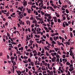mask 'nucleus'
<instances>
[{
  "instance_id": "29",
  "label": "nucleus",
  "mask_w": 75,
  "mask_h": 75,
  "mask_svg": "<svg viewBox=\"0 0 75 75\" xmlns=\"http://www.w3.org/2000/svg\"><path fill=\"white\" fill-rule=\"evenodd\" d=\"M58 8V6H55V5H54V8Z\"/></svg>"
},
{
  "instance_id": "1",
  "label": "nucleus",
  "mask_w": 75,
  "mask_h": 75,
  "mask_svg": "<svg viewBox=\"0 0 75 75\" xmlns=\"http://www.w3.org/2000/svg\"><path fill=\"white\" fill-rule=\"evenodd\" d=\"M74 69L73 67H70V69H69V71H70V72H71L72 71L74 70Z\"/></svg>"
},
{
  "instance_id": "13",
  "label": "nucleus",
  "mask_w": 75,
  "mask_h": 75,
  "mask_svg": "<svg viewBox=\"0 0 75 75\" xmlns=\"http://www.w3.org/2000/svg\"><path fill=\"white\" fill-rule=\"evenodd\" d=\"M66 65H71V64L69 62H67V63H66Z\"/></svg>"
},
{
  "instance_id": "23",
  "label": "nucleus",
  "mask_w": 75,
  "mask_h": 75,
  "mask_svg": "<svg viewBox=\"0 0 75 75\" xmlns=\"http://www.w3.org/2000/svg\"><path fill=\"white\" fill-rule=\"evenodd\" d=\"M66 55L65 54H63L62 55V57L63 58H65V57H66Z\"/></svg>"
},
{
  "instance_id": "28",
  "label": "nucleus",
  "mask_w": 75,
  "mask_h": 75,
  "mask_svg": "<svg viewBox=\"0 0 75 75\" xmlns=\"http://www.w3.org/2000/svg\"><path fill=\"white\" fill-rule=\"evenodd\" d=\"M69 66V67H70V68H71V67H73V64H71Z\"/></svg>"
},
{
  "instance_id": "41",
  "label": "nucleus",
  "mask_w": 75,
  "mask_h": 75,
  "mask_svg": "<svg viewBox=\"0 0 75 75\" xmlns=\"http://www.w3.org/2000/svg\"><path fill=\"white\" fill-rule=\"evenodd\" d=\"M13 65H16V61H14L13 64Z\"/></svg>"
},
{
  "instance_id": "32",
  "label": "nucleus",
  "mask_w": 75,
  "mask_h": 75,
  "mask_svg": "<svg viewBox=\"0 0 75 75\" xmlns=\"http://www.w3.org/2000/svg\"><path fill=\"white\" fill-rule=\"evenodd\" d=\"M52 43H53V44H56V42H55V41H54V40L52 41Z\"/></svg>"
},
{
  "instance_id": "38",
  "label": "nucleus",
  "mask_w": 75,
  "mask_h": 75,
  "mask_svg": "<svg viewBox=\"0 0 75 75\" xmlns=\"http://www.w3.org/2000/svg\"><path fill=\"white\" fill-rule=\"evenodd\" d=\"M3 55V53L2 52H1L0 53V57H1Z\"/></svg>"
},
{
  "instance_id": "35",
  "label": "nucleus",
  "mask_w": 75,
  "mask_h": 75,
  "mask_svg": "<svg viewBox=\"0 0 75 75\" xmlns=\"http://www.w3.org/2000/svg\"><path fill=\"white\" fill-rule=\"evenodd\" d=\"M73 53V52H70V56H72Z\"/></svg>"
},
{
  "instance_id": "21",
  "label": "nucleus",
  "mask_w": 75,
  "mask_h": 75,
  "mask_svg": "<svg viewBox=\"0 0 75 75\" xmlns=\"http://www.w3.org/2000/svg\"><path fill=\"white\" fill-rule=\"evenodd\" d=\"M66 13H67V14H68V13H69V11H68V10L67 9H66Z\"/></svg>"
},
{
  "instance_id": "26",
  "label": "nucleus",
  "mask_w": 75,
  "mask_h": 75,
  "mask_svg": "<svg viewBox=\"0 0 75 75\" xmlns=\"http://www.w3.org/2000/svg\"><path fill=\"white\" fill-rule=\"evenodd\" d=\"M8 22H6V23L5 24V25H6V26H8Z\"/></svg>"
},
{
  "instance_id": "54",
  "label": "nucleus",
  "mask_w": 75,
  "mask_h": 75,
  "mask_svg": "<svg viewBox=\"0 0 75 75\" xmlns=\"http://www.w3.org/2000/svg\"><path fill=\"white\" fill-rule=\"evenodd\" d=\"M28 60L29 62H31V59H30V58L28 59Z\"/></svg>"
},
{
  "instance_id": "11",
  "label": "nucleus",
  "mask_w": 75,
  "mask_h": 75,
  "mask_svg": "<svg viewBox=\"0 0 75 75\" xmlns=\"http://www.w3.org/2000/svg\"><path fill=\"white\" fill-rule=\"evenodd\" d=\"M57 42L59 45H61V43H60L59 41H57Z\"/></svg>"
},
{
  "instance_id": "24",
  "label": "nucleus",
  "mask_w": 75,
  "mask_h": 75,
  "mask_svg": "<svg viewBox=\"0 0 75 75\" xmlns=\"http://www.w3.org/2000/svg\"><path fill=\"white\" fill-rule=\"evenodd\" d=\"M41 6H40V7H41V8H42V7H43V6H44V4H43V3H41Z\"/></svg>"
},
{
  "instance_id": "51",
  "label": "nucleus",
  "mask_w": 75,
  "mask_h": 75,
  "mask_svg": "<svg viewBox=\"0 0 75 75\" xmlns=\"http://www.w3.org/2000/svg\"><path fill=\"white\" fill-rule=\"evenodd\" d=\"M34 19V17L32 16L30 18V20H33Z\"/></svg>"
},
{
  "instance_id": "17",
  "label": "nucleus",
  "mask_w": 75,
  "mask_h": 75,
  "mask_svg": "<svg viewBox=\"0 0 75 75\" xmlns=\"http://www.w3.org/2000/svg\"><path fill=\"white\" fill-rule=\"evenodd\" d=\"M64 23L65 25H66V26H68V25H69V24H68L67 23V22H64Z\"/></svg>"
},
{
  "instance_id": "8",
  "label": "nucleus",
  "mask_w": 75,
  "mask_h": 75,
  "mask_svg": "<svg viewBox=\"0 0 75 75\" xmlns=\"http://www.w3.org/2000/svg\"><path fill=\"white\" fill-rule=\"evenodd\" d=\"M44 48L45 49V50H48V51H49V50H50L49 49L47 48V47H44Z\"/></svg>"
},
{
  "instance_id": "64",
  "label": "nucleus",
  "mask_w": 75,
  "mask_h": 75,
  "mask_svg": "<svg viewBox=\"0 0 75 75\" xmlns=\"http://www.w3.org/2000/svg\"><path fill=\"white\" fill-rule=\"evenodd\" d=\"M48 18L49 19H51V18H52V17L51 16H49L48 17Z\"/></svg>"
},
{
  "instance_id": "63",
  "label": "nucleus",
  "mask_w": 75,
  "mask_h": 75,
  "mask_svg": "<svg viewBox=\"0 0 75 75\" xmlns=\"http://www.w3.org/2000/svg\"><path fill=\"white\" fill-rule=\"evenodd\" d=\"M54 22H51V25H54Z\"/></svg>"
},
{
  "instance_id": "57",
  "label": "nucleus",
  "mask_w": 75,
  "mask_h": 75,
  "mask_svg": "<svg viewBox=\"0 0 75 75\" xmlns=\"http://www.w3.org/2000/svg\"><path fill=\"white\" fill-rule=\"evenodd\" d=\"M26 55L28 56V55H29V53H28V52L26 53Z\"/></svg>"
},
{
  "instance_id": "50",
  "label": "nucleus",
  "mask_w": 75,
  "mask_h": 75,
  "mask_svg": "<svg viewBox=\"0 0 75 75\" xmlns=\"http://www.w3.org/2000/svg\"><path fill=\"white\" fill-rule=\"evenodd\" d=\"M22 23H23V21H21L19 22V24H20L21 25L22 24Z\"/></svg>"
},
{
  "instance_id": "47",
  "label": "nucleus",
  "mask_w": 75,
  "mask_h": 75,
  "mask_svg": "<svg viewBox=\"0 0 75 75\" xmlns=\"http://www.w3.org/2000/svg\"><path fill=\"white\" fill-rule=\"evenodd\" d=\"M6 16H7V17H8V16H9V15H8V13H6Z\"/></svg>"
},
{
  "instance_id": "58",
  "label": "nucleus",
  "mask_w": 75,
  "mask_h": 75,
  "mask_svg": "<svg viewBox=\"0 0 75 75\" xmlns=\"http://www.w3.org/2000/svg\"><path fill=\"white\" fill-rule=\"evenodd\" d=\"M19 18L21 19L22 18V17H21V15H19Z\"/></svg>"
},
{
  "instance_id": "15",
  "label": "nucleus",
  "mask_w": 75,
  "mask_h": 75,
  "mask_svg": "<svg viewBox=\"0 0 75 75\" xmlns=\"http://www.w3.org/2000/svg\"><path fill=\"white\" fill-rule=\"evenodd\" d=\"M65 22H63V27H66V25H65Z\"/></svg>"
},
{
  "instance_id": "46",
  "label": "nucleus",
  "mask_w": 75,
  "mask_h": 75,
  "mask_svg": "<svg viewBox=\"0 0 75 75\" xmlns=\"http://www.w3.org/2000/svg\"><path fill=\"white\" fill-rule=\"evenodd\" d=\"M33 53H36V52H36V50H34V51H33Z\"/></svg>"
},
{
  "instance_id": "27",
  "label": "nucleus",
  "mask_w": 75,
  "mask_h": 75,
  "mask_svg": "<svg viewBox=\"0 0 75 75\" xmlns=\"http://www.w3.org/2000/svg\"><path fill=\"white\" fill-rule=\"evenodd\" d=\"M69 66V67H70V68H71V67H73V64H71Z\"/></svg>"
},
{
  "instance_id": "16",
  "label": "nucleus",
  "mask_w": 75,
  "mask_h": 75,
  "mask_svg": "<svg viewBox=\"0 0 75 75\" xmlns=\"http://www.w3.org/2000/svg\"><path fill=\"white\" fill-rule=\"evenodd\" d=\"M55 34L54 33H52L51 34V36L52 37H54V36H55Z\"/></svg>"
},
{
  "instance_id": "49",
  "label": "nucleus",
  "mask_w": 75,
  "mask_h": 75,
  "mask_svg": "<svg viewBox=\"0 0 75 75\" xmlns=\"http://www.w3.org/2000/svg\"><path fill=\"white\" fill-rule=\"evenodd\" d=\"M50 75H51V74H53V72L52 71H51L50 72Z\"/></svg>"
},
{
  "instance_id": "48",
  "label": "nucleus",
  "mask_w": 75,
  "mask_h": 75,
  "mask_svg": "<svg viewBox=\"0 0 75 75\" xmlns=\"http://www.w3.org/2000/svg\"><path fill=\"white\" fill-rule=\"evenodd\" d=\"M72 30H73V29L72 28H70V31H72Z\"/></svg>"
},
{
  "instance_id": "12",
  "label": "nucleus",
  "mask_w": 75,
  "mask_h": 75,
  "mask_svg": "<svg viewBox=\"0 0 75 75\" xmlns=\"http://www.w3.org/2000/svg\"><path fill=\"white\" fill-rule=\"evenodd\" d=\"M70 35L71 38H72V37H73V34H72V33L71 32H70Z\"/></svg>"
},
{
  "instance_id": "19",
  "label": "nucleus",
  "mask_w": 75,
  "mask_h": 75,
  "mask_svg": "<svg viewBox=\"0 0 75 75\" xmlns=\"http://www.w3.org/2000/svg\"><path fill=\"white\" fill-rule=\"evenodd\" d=\"M55 14H56V16L57 17H59V16H59V14H57V12H55Z\"/></svg>"
},
{
  "instance_id": "59",
  "label": "nucleus",
  "mask_w": 75,
  "mask_h": 75,
  "mask_svg": "<svg viewBox=\"0 0 75 75\" xmlns=\"http://www.w3.org/2000/svg\"><path fill=\"white\" fill-rule=\"evenodd\" d=\"M74 21L73 20L71 22V24H72V25H74Z\"/></svg>"
},
{
  "instance_id": "22",
  "label": "nucleus",
  "mask_w": 75,
  "mask_h": 75,
  "mask_svg": "<svg viewBox=\"0 0 75 75\" xmlns=\"http://www.w3.org/2000/svg\"><path fill=\"white\" fill-rule=\"evenodd\" d=\"M57 21L58 23H61V20L59 19H57Z\"/></svg>"
},
{
  "instance_id": "30",
  "label": "nucleus",
  "mask_w": 75,
  "mask_h": 75,
  "mask_svg": "<svg viewBox=\"0 0 75 75\" xmlns=\"http://www.w3.org/2000/svg\"><path fill=\"white\" fill-rule=\"evenodd\" d=\"M52 18H53V19H54V20H56V19H57V18L56 17H53Z\"/></svg>"
},
{
  "instance_id": "3",
  "label": "nucleus",
  "mask_w": 75,
  "mask_h": 75,
  "mask_svg": "<svg viewBox=\"0 0 75 75\" xmlns=\"http://www.w3.org/2000/svg\"><path fill=\"white\" fill-rule=\"evenodd\" d=\"M23 6H27V2L26 1H25L24 2H23Z\"/></svg>"
},
{
  "instance_id": "20",
  "label": "nucleus",
  "mask_w": 75,
  "mask_h": 75,
  "mask_svg": "<svg viewBox=\"0 0 75 75\" xmlns=\"http://www.w3.org/2000/svg\"><path fill=\"white\" fill-rule=\"evenodd\" d=\"M41 52L42 54V53H44V50L43 48H42V51Z\"/></svg>"
},
{
  "instance_id": "53",
  "label": "nucleus",
  "mask_w": 75,
  "mask_h": 75,
  "mask_svg": "<svg viewBox=\"0 0 75 75\" xmlns=\"http://www.w3.org/2000/svg\"><path fill=\"white\" fill-rule=\"evenodd\" d=\"M28 74L29 75H32V73H31V72H30V71H29Z\"/></svg>"
},
{
  "instance_id": "25",
  "label": "nucleus",
  "mask_w": 75,
  "mask_h": 75,
  "mask_svg": "<svg viewBox=\"0 0 75 75\" xmlns=\"http://www.w3.org/2000/svg\"><path fill=\"white\" fill-rule=\"evenodd\" d=\"M62 7H64V8H67V5H65V6H63Z\"/></svg>"
},
{
  "instance_id": "14",
  "label": "nucleus",
  "mask_w": 75,
  "mask_h": 75,
  "mask_svg": "<svg viewBox=\"0 0 75 75\" xmlns=\"http://www.w3.org/2000/svg\"><path fill=\"white\" fill-rule=\"evenodd\" d=\"M30 57H33V54H32V52H31V53H30Z\"/></svg>"
},
{
  "instance_id": "52",
  "label": "nucleus",
  "mask_w": 75,
  "mask_h": 75,
  "mask_svg": "<svg viewBox=\"0 0 75 75\" xmlns=\"http://www.w3.org/2000/svg\"><path fill=\"white\" fill-rule=\"evenodd\" d=\"M62 42H64V41L65 40V39L63 38H62Z\"/></svg>"
},
{
  "instance_id": "62",
  "label": "nucleus",
  "mask_w": 75,
  "mask_h": 75,
  "mask_svg": "<svg viewBox=\"0 0 75 75\" xmlns=\"http://www.w3.org/2000/svg\"><path fill=\"white\" fill-rule=\"evenodd\" d=\"M62 10H65V9L63 8V7H62Z\"/></svg>"
},
{
  "instance_id": "18",
  "label": "nucleus",
  "mask_w": 75,
  "mask_h": 75,
  "mask_svg": "<svg viewBox=\"0 0 75 75\" xmlns=\"http://www.w3.org/2000/svg\"><path fill=\"white\" fill-rule=\"evenodd\" d=\"M30 64H31L32 66H34V62H30Z\"/></svg>"
},
{
  "instance_id": "34",
  "label": "nucleus",
  "mask_w": 75,
  "mask_h": 75,
  "mask_svg": "<svg viewBox=\"0 0 75 75\" xmlns=\"http://www.w3.org/2000/svg\"><path fill=\"white\" fill-rule=\"evenodd\" d=\"M58 61H59V58H57L56 59V62H58Z\"/></svg>"
},
{
  "instance_id": "10",
  "label": "nucleus",
  "mask_w": 75,
  "mask_h": 75,
  "mask_svg": "<svg viewBox=\"0 0 75 75\" xmlns=\"http://www.w3.org/2000/svg\"><path fill=\"white\" fill-rule=\"evenodd\" d=\"M45 16H46V17H48V16H50V15H49V14H47V13H45Z\"/></svg>"
},
{
  "instance_id": "2",
  "label": "nucleus",
  "mask_w": 75,
  "mask_h": 75,
  "mask_svg": "<svg viewBox=\"0 0 75 75\" xmlns=\"http://www.w3.org/2000/svg\"><path fill=\"white\" fill-rule=\"evenodd\" d=\"M26 10L28 11V13H29V14H30V13H31V10L30 9H28V8H27Z\"/></svg>"
},
{
  "instance_id": "5",
  "label": "nucleus",
  "mask_w": 75,
  "mask_h": 75,
  "mask_svg": "<svg viewBox=\"0 0 75 75\" xmlns=\"http://www.w3.org/2000/svg\"><path fill=\"white\" fill-rule=\"evenodd\" d=\"M11 72H12L13 73H14V67H13L12 70L11 69Z\"/></svg>"
},
{
  "instance_id": "44",
  "label": "nucleus",
  "mask_w": 75,
  "mask_h": 75,
  "mask_svg": "<svg viewBox=\"0 0 75 75\" xmlns=\"http://www.w3.org/2000/svg\"><path fill=\"white\" fill-rule=\"evenodd\" d=\"M26 72H28V69H27V68H26Z\"/></svg>"
},
{
  "instance_id": "7",
  "label": "nucleus",
  "mask_w": 75,
  "mask_h": 75,
  "mask_svg": "<svg viewBox=\"0 0 75 75\" xmlns=\"http://www.w3.org/2000/svg\"><path fill=\"white\" fill-rule=\"evenodd\" d=\"M33 24H36V23H37V21H36L35 19V21H33Z\"/></svg>"
},
{
  "instance_id": "56",
  "label": "nucleus",
  "mask_w": 75,
  "mask_h": 75,
  "mask_svg": "<svg viewBox=\"0 0 75 75\" xmlns=\"http://www.w3.org/2000/svg\"><path fill=\"white\" fill-rule=\"evenodd\" d=\"M16 33H17V31L15 30L14 32L13 33V34H16Z\"/></svg>"
},
{
  "instance_id": "6",
  "label": "nucleus",
  "mask_w": 75,
  "mask_h": 75,
  "mask_svg": "<svg viewBox=\"0 0 75 75\" xmlns=\"http://www.w3.org/2000/svg\"><path fill=\"white\" fill-rule=\"evenodd\" d=\"M15 59V57H13V56H11V60H14Z\"/></svg>"
},
{
  "instance_id": "37",
  "label": "nucleus",
  "mask_w": 75,
  "mask_h": 75,
  "mask_svg": "<svg viewBox=\"0 0 75 75\" xmlns=\"http://www.w3.org/2000/svg\"><path fill=\"white\" fill-rule=\"evenodd\" d=\"M7 36L8 37L10 35V34H9L8 32L7 33Z\"/></svg>"
},
{
  "instance_id": "45",
  "label": "nucleus",
  "mask_w": 75,
  "mask_h": 75,
  "mask_svg": "<svg viewBox=\"0 0 75 75\" xmlns=\"http://www.w3.org/2000/svg\"><path fill=\"white\" fill-rule=\"evenodd\" d=\"M24 59H27V58H28V57H27L26 56H24Z\"/></svg>"
},
{
  "instance_id": "43",
  "label": "nucleus",
  "mask_w": 75,
  "mask_h": 75,
  "mask_svg": "<svg viewBox=\"0 0 75 75\" xmlns=\"http://www.w3.org/2000/svg\"><path fill=\"white\" fill-rule=\"evenodd\" d=\"M54 50H55L57 52L58 50V48H54Z\"/></svg>"
},
{
  "instance_id": "55",
  "label": "nucleus",
  "mask_w": 75,
  "mask_h": 75,
  "mask_svg": "<svg viewBox=\"0 0 75 75\" xmlns=\"http://www.w3.org/2000/svg\"><path fill=\"white\" fill-rule=\"evenodd\" d=\"M41 54V52H38V55L39 56Z\"/></svg>"
},
{
  "instance_id": "42",
  "label": "nucleus",
  "mask_w": 75,
  "mask_h": 75,
  "mask_svg": "<svg viewBox=\"0 0 75 75\" xmlns=\"http://www.w3.org/2000/svg\"><path fill=\"white\" fill-rule=\"evenodd\" d=\"M42 37H43L44 38H45H45H47V37H46V36H45V35H43Z\"/></svg>"
},
{
  "instance_id": "31",
  "label": "nucleus",
  "mask_w": 75,
  "mask_h": 75,
  "mask_svg": "<svg viewBox=\"0 0 75 75\" xmlns=\"http://www.w3.org/2000/svg\"><path fill=\"white\" fill-rule=\"evenodd\" d=\"M27 52H29V51H31V50L30 49H28V50H26Z\"/></svg>"
},
{
  "instance_id": "9",
  "label": "nucleus",
  "mask_w": 75,
  "mask_h": 75,
  "mask_svg": "<svg viewBox=\"0 0 75 75\" xmlns=\"http://www.w3.org/2000/svg\"><path fill=\"white\" fill-rule=\"evenodd\" d=\"M16 53L17 54H20V55H21V53L20 51L17 52Z\"/></svg>"
},
{
  "instance_id": "4",
  "label": "nucleus",
  "mask_w": 75,
  "mask_h": 75,
  "mask_svg": "<svg viewBox=\"0 0 75 75\" xmlns=\"http://www.w3.org/2000/svg\"><path fill=\"white\" fill-rule=\"evenodd\" d=\"M47 66H48V69H49L50 70H52V67H50V64H49V63L48 64H47Z\"/></svg>"
},
{
  "instance_id": "40",
  "label": "nucleus",
  "mask_w": 75,
  "mask_h": 75,
  "mask_svg": "<svg viewBox=\"0 0 75 75\" xmlns=\"http://www.w3.org/2000/svg\"><path fill=\"white\" fill-rule=\"evenodd\" d=\"M59 4H62V3H61V2L60 0H59Z\"/></svg>"
},
{
  "instance_id": "39",
  "label": "nucleus",
  "mask_w": 75,
  "mask_h": 75,
  "mask_svg": "<svg viewBox=\"0 0 75 75\" xmlns=\"http://www.w3.org/2000/svg\"><path fill=\"white\" fill-rule=\"evenodd\" d=\"M63 18L64 20H65L66 19V17L64 16L63 17Z\"/></svg>"
},
{
  "instance_id": "60",
  "label": "nucleus",
  "mask_w": 75,
  "mask_h": 75,
  "mask_svg": "<svg viewBox=\"0 0 75 75\" xmlns=\"http://www.w3.org/2000/svg\"><path fill=\"white\" fill-rule=\"evenodd\" d=\"M54 21L55 23H57V19H54Z\"/></svg>"
},
{
  "instance_id": "61",
  "label": "nucleus",
  "mask_w": 75,
  "mask_h": 75,
  "mask_svg": "<svg viewBox=\"0 0 75 75\" xmlns=\"http://www.w3.org/2000/svg\"><path fill=\"white\" fill-rule=\"evenodd\" d=\"M44 28L45 29V30H48V28L46 27H44Z\"/></svg>"
},
{
  "instance_id": "33",
  "label": "nucleus",
  "mask_w": 75,
  "mask_h": 75,
  "mask_svg": "<svg viewBox=\"0 0 75 75\" xmlns=\"http://www.w3.org/2000/svg\"><path fill=\"white\" fill-rule=\"evenodd\" d=\"M67 42V45H70V42Z\"/></svg>"
},
{
  "instance_id": "36",
  "label": "nucleus",
  "mask_w": 75,
  "mask_h": 75,
  "mask_svg": "<svg viewBox=\"0 0 75 75\" xmlns=\"http://www.w3.org/2000/svg\"><path fill=\"white\" fill-rule=\"evenodd\" d=\"M31 7H33V8H36V6H35V5H34V6H31Z\"/></svg>"
}]
</instances>
